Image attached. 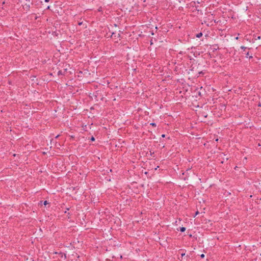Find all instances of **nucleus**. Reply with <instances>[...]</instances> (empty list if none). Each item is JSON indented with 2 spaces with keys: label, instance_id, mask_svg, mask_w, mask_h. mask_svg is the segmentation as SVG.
I'll return each instance as SVG.
<instances>
[{
  "label": "nucleus",
  "instance_id": "obj_8",
  "mask_svg": "<svg viewBox=\"0 0 261 261\" xmlns=\"http://www.w3.org/2000/svg\"><path fill=\"white\" fill-rule=\"evenodd\" d=\"M112 37H116V35H115V34H114V33H113V34H112Z\"/></svg>",
  "mask_w": 261,
  "mask_h": 261
},
{
  "label": "nucleus",
  "instance_id": "obj_11",
  "mask_svg": "<svg viewBox=\"0 0 261 261\" xmlns=\"http://www.w3.org/2000/svg\"><path fill=\"white\" fill-rule=\"evenodd\" d=\"M162 137H165V135H162Z\"/></svg>",
  "mask_w": 261,
  "mask_h": 261
},
{
  "label": "nucleus",
  "instance_id": "obj_6",
  "mask_svg": "<svg viewBox=\"0 0 261 261\" xmlns=\"http://www.w3.org/2000/svg\"><path fill=\"white\" fill-rule=\"evenodd\" d=\"M47 204V201H45L44 202V205H46Z\"/></svg>",
  "mask_w": 261,
  "mask_h": 261
},
{
  "label": "nucleus",
  "instance_id": "obj_5",
  "mask_svg": "<svg viewBox=\"0 0 261 261\" xmlns=\"http://www.w3.org/2000/svg\"><path fill=\"white\" fill-rule=\"evenodd\" d=\"M201 257V258H203L204 257V255L203 254H202L201 255H200Z\"/></svg>",
  "mask_w": 261,
  "mask_h": 261
},
{
  "label": "nucleus",
  "instance_id": "obj_1",
  "mask_svg": "<svg viewBox=\"0 0 261 261\" xmlns=\"http://www.w3.org/2000/svg\"><path fill=\"white\" fill-rule=\"evenodd\" d=\"M186 230V228L184 227H181L180 228V231L181 232H184Z\"/></svg>",
  "mask_w": 261,
  "mask_h": 261
},
{
  "label": "nucleus",
  "instance_id": "obj_3",
  "mask_svg": "<svg viewBox=\"0 0 261 261\" xmlns=\"http://www.w3.org/2000/svg\"><path fill=\"white\" fill-rule=\"evenodd\" d=\"M150 125H151L152 126H156V124L154 123H151L150 124Z\"/></svg>",
  "mask_w": 261,
  "mask_h": 261
},
{
  "label": "nucleus",
  "instance_id": "obj_14",
  "mask_svg": "<svg viewBox=\"0 0 261 261\" xmlns=\"http://www.w3.org/2000/svg\"><path fill=\"white\" fill-rule=\"evenodd\" d=\"M248 56H249V54L248 53L247 54V57H248Z\"/></svg>",
  "mask_w": 261,
  "mask_h": 261
},
{
  "label": "nucleus",
  "instance_id": "obj_9",
  "mask_svg": "<svg viewBox=\"0 0 261 261\" xmlns=\"http://www.w3.org/2000/svg\"><path fill=\"white\" fill-rule=\"evenodd\" d=\"M185 255V253H182V254H181V256H184Z\"/></svg>",
  "mask_w": 261,
  "mask_h": 261
},
{
  "label": "nucleus",
  "instance_id": "obj_4",
  "mask_svg": "<svg viewBox=\"0 0 261 261\" xmlns=\"http://www.w3.org/2000/svg\"><path fill=\"white\" fill-rule=\"evenodd\" d=\"M91 141H94V140H95V139H94V138L93 137H92L91 138Z\"/></svg>",
  "mask_w": 261,
  "mask_h": 261
},
{
  "label": "nucleus",
  "instance_id": "obj_10",
  "mask_svg": "<svg viewBox=\"0 0 261 261\" xmlns=\"http://www.w3.org/2000/svg\"><path fill=\"white\" fill-rule=\"evenodd\" d=\"M45 2H48L49 0H44Z\"/></svg>",
  "mask_w": 261,
  "mask_h": 261
},
{
  "label": "nucleus",
  "instance_id": "obj_12",
  "mask_svg": "<svg viewBox=\"0 0 261 261\" xmlns=\"http://www.w3.org/2000/svg\"><path fill=\"white\" fill-rule=\"evenodd\" d=\"M82 22H80V23H79V25H81V24H82Z\"/></svg>",
  "mask_w": 261,
  "mask_h": 261
},
{
  "label": "nucleus",
  "instance_id": "obj_15",
  "mask_svg": "<svg viewBox=\"0 0 261 261\" xmlns=\"http://www.w3.org/2000/svg\"><path fill=\"white\" fill-rule=\"evenodd\" d=\"M58 74H61L60 71H59Z\"/></svg>",
  "mask_w": 261,
  "mask_h": 261
},
{
  "label": "nucleus",
  "instance_id": "obj_2",
  "mask_svg": "<svg viewBox=\"0 0 261 261\" xmlns=\"http://www.w3.org/2000/svg\"><path fill=\"white\" fill-rule=\"evenodd\" d=\"M202 36V34L201 33H200L196 35V37L197 38H200V37H201Z\"/></svg>",
  "mask_w": 261,
  "mask_h": 261
},
{
  "label": "nucleus",
  "instance_id": "obj_7",
  "mask_svg": "<svg viewBox=\"0 0 261 261\" xmlns=\"http://www.w3.org/2000/svg\"><path fill=\"white\" fill-rule=\"evenodd\" d=\"M199 214V212L198 211H197L195 213V216L194 217H195L196 215H197L198 214Z\"/></svg>",
  "mask_w": 261,
  "mask_h": 261
},
{
  "label": "nucleus",
  "instance_id": "obj_13",
  "mask_svg": "<svg viewBox=\"0 0 261 261\" xmlns=\"http://www.w3.org/2000/svg\"><path fill=\"white\" fill-rule=\"evenodd\" d=\"M241 48H242V49H243V48H245V47H244V46H242V47H241Z\"/></svg>",
  "mask_w": 261,
  "mask_h": 261
}]
</instances>
